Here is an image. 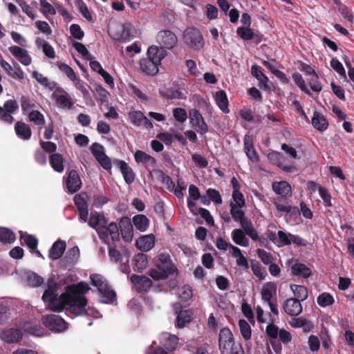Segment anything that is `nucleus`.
Listing matches in <instances>:
<instances>
[{
  "mask_svg": "<svg viewBox=\"0 0 354 354\" xmlns=\"http://www.w3.org/2000/svg\"><path fill=\"white\" fill-rule=\"evenodd\" d=\"M244 150L248 158L254 162L259 160V156L254 149L252 138L250 136H245L244 138Z\"/></svg>",
  "mask_w": 354,
  "mask_h": 354,
  "instance_id": "obj_30",
  "label": "nucleus"
},
{
  "mask_svg": "<svg viewBox=\"0 0 354 354\" xmlns=\"http://www.w3.org/2000/svg\"><path fill=\"white\" fill-rule=\"evenodd\" d=\"M16 239L15 233L8 228L0 227V242L10 244Z\"/></svg>",
  "mask_w": 354,
  "mask_h": 354,
  "instance_id": "obj_44",
  "label": "nucleus"
},
{
  "mask_svg": "<svg viewBox=\"0 0 354 354\" xmlns=\"http://www.w3.org/2000/svg\"><path fill=\"white\" fill-rule=\"evenodd\" d=\"M71 286H75V293H69L67 297V305L69 311L74 316L84 315L87 314L86 306L88 304L87 299L84 295L88 291L90 288L84 282H79Z\"/></svg>",
  "mask_w": 354,
  "mask_h": 354,
  "instance_id": "obj_2",
  "label": "nucleus"
},
{
  "mask_svg": "<svg viewBox=\"0 0 354 354\" xmlns=\"http://www.w3.org/2000/svg\"><path fill=\"white\" fill-rule=\"evenodd\" d=\"M268 158L272 164L277 165L286 172L292 173L297 170V167L294 165H284L285 158L282 153L273 151L268 154Z\"/></svg>",
  "mask_w": 354,
  "mask_h": 354,
  "instance_id": "obj_12",
  "label": "nucleus"
},
{
  "mask_svg": "<svg viewBox=\"0 0 354 354\" xmlns=\"http://www.w3.org/2000/svg\"><path fill=\"white\" fill-rule=\"evenodd\" d=\"M134 158L135 160L138 163L149 162L151 165H155L156 163V160L153 157L140 150H137L136 151Z\"/></svg>",
  "mask_w": 354,
  "mask_h": 354,
  "instance_id": "obj_46",
  "label": "nucleus"
},
{
  "mask_svg": "<svg viewBox=\"0 0 354 354\" xmlns=\"http://www.w3.org/2000/svg\"><path fill=\"white\" fill-rule=\"evenodd\" d=\"M189 119L191 124L198 132L203 134L208 131V126L198 110L192 109L189 111Z\"/></svg>",
  "mask_w": 354,
  "mask_h": 354,
  "instance_id": "obj_11",
  "label": "nucleus"
},
{
  "mask_svg": "<svg viewBox=\"0 0 354 354\" xmlns=\"http://www.w3.org/2000/svg\"><path fill=\"white\" fill-rule=\"evenodd\" d=\"M74 203L79 212V220L86 223L88 216V204L81 194H77L74 197Z\"/></svg>",
  "mask_w": 354,
  "mask_h": 354,
  "instance_id": "obj_17",
  "label": "nucleus"
},
{
  "mask_svg": "<svg viewBox=\"0 0 354 354\" xmlns=\"http://www.w3.org/2000/svg\"><path fill=\"white\" fill-rule=\"evenodd\" d=\"M24 330L30 335L40 337L44 334V328L40 324L27 323L24 325Z\"/></svg>",
  "mask_w": 354,
  "mask_h": 354,
  "instance_id": "obj_49",
  "label": "nucleus"
},
{
  "mask_svg": "<svg viewBox=\"0 0 354 354\" xmlns=\"http://www.w3.org/2000/svg\"><path fill=\"white\" fill-rule=\"evenodd\" d=\"M201 198L199 189L194 185L192 184L189 186V197L187 198V207L191 212H193V208L196 206L195 201Z\"/></svg>",
  "mask_w": 354,
  "mask_h": 354,
  "instance_id": "obj_33",
  "label": "nucleus"
},
{
  "mask_svg": "<svg viewBox=\"0 0 354 354\" xmlns=\"http://www.w3.org/2000/svg\"><path fill=\"white\" fill-rule=\"evenodd\" d=\"M100 294V301L102 303L111 304L116 299V294L107 283L104 288L98 290Z\"/></svg>",
  "mask_w": 354,
  "mask_h": 354,
  "instance_id": "obj_34",
  "label": "nucleus"
},
{
  "mask_svg": "<svg viewBox=\"0 0 354 354\" xmlns=\"http://www.w3.org/2000/svg\"><path fill=\"white\" fill-rule=\"evenodd\" d=\"M130 280L138 292L147 291L152 285L151 280L145 275L132 274Z\"/></svg>",
  "mask_w": 354,
  "mask_h": 354,
  "instance_id": "obj_14",
  "label": "nucleus"
},
{
  "mask_svg": "<svg viewBox=\"0 0 354 354\" xmlns=\"http://www.w3.org/2000/svg\"><path fill=\"white\" fill-rule=\"evenodd\" d=\"M66 242L62 240L56 241L49 250L48 257L52 260L59 259L66 250Z\"/></svg>",
  "mask_w": 354,
  "mask_h": 354,
  "instance_id": "obj_23",
  "label": "nucleus"
},
{
  "mask_svg": "<svg viewBox=\"0 0 354 354\" xmlns=\"http://www.w3.org/2000/svg\"><path fill=\"white\" fill-rule=\"evenodd\" d=\"M317 304L322 307H326L332 305L335 300L333 296L328 292H323L317 298Z\"/></svg>",
  "mask_w": 354,
  "mask_h": 354,
  "instance_id": "obj_52",
  "label": "nucleus"
},
{
  "mask_svg": "<svg viewBox=\"0 0 354 354\" xmlns=\"http://www.w3.org/2000/svg\"><path fill=\"white\" fill-rule=\"evenodd\" d=\"M158 64L147 58L140 60V68L147 75H155L158 72Z\"/></svg>",
  "mask_w": 354,
  "mask_h": 354,
  "instance_id": "obj_24",
  "label": "nucleus"
},
{
  "mask_svg": "<svg viewBox=\"0 0 354 354\" xmlns=\"http://www.w3.org/2000/svg\"><path fill=\"white\" fill-rule=\"evenodd\" d=\"M292 273L297 276L308 278L311 275L310 269L303 263H297L291 268Z\"/></svg>",
  "mask_w": 354,
  "mask_h": 354,
  "instance_id": "obj_41",
  "label": "nucleus"
},
{
  "mask_svg": "<svg viewBox=\"0 0 354 354\" xmlns=\"http://www.w3.org/2000/svg\"><path fill=\"white\" fill-rule=\"evenodd\" d=\"M58 68L61 71L64 73L71 80L75 81L77 80L75 71L68 65L64 63H59L58 64Z\"/></svg>",
  "mask_w": 354,
  "mask_h": 354,
  "instance_id": "obj_62",
  "label": "nucleus"
},
{
  "mask_svg": "<svg viewBox=\"0 0 354 354\" xmlns=\"http://www.w3.org/2000/svg\"><path fill=\"white\" fill-rule=\"evenodd\" d=\"M178 344V338L174 335H169L167 337L163 342V346L169 351L176 350Z\"/></svg>",
  "mask_w": 354,
  "mask_h": 354,
  "instance_id": "obj_54",
  "label": "nucleus"
},
{
  "mask_svg": "<svg viewBox=\"0 0 354 354\" xmlns=\"http://www.w3.org/2000/svg\"><path fill=\"white\" fill-rule=\"evenodd\" d=\"M91 151L96 160L106 155L104 147L97 142H95L91 145Z\"/></svg>",
  "mask_w": 354,
  "mask_h": 354,
  "instance_id": "obj_61",
  "label": "nucleus"
},
{
  "mask_svg": "<svg viewBox=\"0 0 354 354\" xmlns=\"http://www.w3.org/2000/svg\"><path fill=\"white\" fill-rule=\"evenodd\" d=\"M230 214L234 221L239 222L245 218V212L242 209V207H239L232 202L230 203Z\"/></svg>",
  "mask_w": 354,
  "mask_h": 354,
  "instance_id": "obj_47",
  "label": "nucleus"
},
{
  "mask_svg": "<svg viewBox=\"0 0 354 354\" xmlns=\"http://www.w3.org/2000/svg\"><path fill=\"white\" fill-rule=\"evenodd\" d=\"M118 232H120L121 236L126 242H131L133 239V225L130 219L127 216H123L119 222Z\"/></svg>",
  "mask_w": 354,
  "mask_h": 354,
  "instance_id": "obj_13",
  "label": "nucleus"
},
{
  "mask_svg": "<svg viewBox=\"0 0 354 354\" xmlns=\"http://www.w3.org/2000/svg\"><path fill=\"white\" fill-rule=\"evenodd\" d=\"M53 95L56 104L60 107L66 108L68 109H71L73 107L74 102L72 101L70 95L64 91L63 88H56Z\"/></svg>",
  "mask_w": 354,
  "mask_h": 354,
  "instance_id": "obj_10",
  "label": "nucleus"
},
{
  "mask_svg": "<svg viewBox=\"0 0 354 354\" xmlns=\"http://www.w3.org/2000/svg\"><path fill=\"white\" fill-rule=\"evenodd\" d=\"M193 313L189 310H182L179 312L176 317V326L177 328H183L186 324L191 322Z\"/></svg>",
  "mask_w": 354,
  "mask_h": 354,
  "instance_id": "obj_36",
  "label": "nucleus"
},
{
  "mask_svg": "<svg viewBox=\"0 0 354 354\" xmlns=\"http://www.w3.org/2000/svg\"><path fill=\"white\" fill-rule=\"evenodd\" d=\"M183 39L185 44L194 50L199 51L205 45L201 30L194 27H188L183 31Z\"/></svg>",
  "mask_w": 354,
  "mask_h": 354,
  "instance_id": "obj_4",
  "label": "nucleus"
},
{
  "mask_svg": "<svg viewBox=\"0 0 354 354\" xmlns=\"http://www.w3.org/2000/svg\"><path fill=\"white\" fill-rule=\"evenodd\" d=\"M277 288V284L274 282L270 281L266 283L261 292L262 300L266 303H270V301H274L272 299L276 297Z\"/></svg>",
  "mask_w": 354,
  "mask_h": 354,
  "instance_id": "obj_21",
  "label": "nucleus"
},
{
  "mask_svg": "<svg viewBox=\"0 0 354 354\" xmlns=\"http://www.w3.org/2000/svg\"><path fill=\"white\" fill-rule=\"evenodd\" d=\"M91 285L97 288V290L105 287L107 283L103 280L102 275L93 274L90 276Z\"/></svg>",
  "mask_w": 354,
  "mask_h": 354,
  "instance_id": "obj_60",
  "label": "nucleus"
},
{
  "mask_svg": "<svg viewBox=\"0 0 354 354\" xmlns=\"http://www.w3.org/2000/svg\"><path fill=\"white\" fill-rule=\"evenodd\" d=\"M214 98L218 107L224 112L228 113V100L225 92L223 90L215 93Z\"/></svg>",
  "mask_w": 354,
  "mask_h": 354,
  "instance_id": "obj_39",
  "label": "nucleus"
},
{
  "mask_svg": "<svg viewBox=\"0 0 354 354\" xmlns=\"http://www.w3.org/2000/svg\"><path fill=\"white\" fill-rule=\"evenodd\" d=\"M292 79L295 83L299 87V88L304 93L308 95H311L310 91L307 88L305 81L302 77V75L298 73L295 72L292 74Z\"/></svg>",
  "mask_w": 354,
  "mask_h": 354,
  "instance_id": "obj_57",
  "label": "nucleus"
},
{
  "mask_svg": "<svg viewBox=\"0 0 354 354\" xmlns=\"http://www.w3.org/2000/svg\"><path fill=\"white\" fill-rule=\"evenodd\" d=\"M154 266L156 268H151L148 272L149 275L154 280L165 279L178 272L168 253L158 254L154 259Z\"/></svg>",
  "mask_w": 354,
  "mask_h": 354,
  "instance_id": "obj_3",
  "label": "nucleus"
},
{
  "mask_svg": "<svg viewBox=\"0 0 354 354\" xmlns=\"http://www.w3.org/2000/svg\"><path fill=\"white\" fill-rule=\"evenodd\" d=\"M28 119L30 122H32L38 126H43L45 124L44 115L37 110L30 111Z\"/></svg>",
  "mask_w": 354,
  "mask_h": 354,
  "instance_id": "obj_50",
  "label": "nucleus"
},
{
  "mask_svg": "<svg viewBox=\"0 0 354 354\" xmlns=\"http://www.w3.org/2000/svg\"><path fill=\"white\" fill-rule=\"evenodd\" d=\"M239 326L242 337L245 340L251 339V327L250 324L245 319H240L239 321Z\"/></svg>",
  "mask_w": 354,
  "mask_h": 354,
  "instance_id": "obj_53",
  "label": "nucleus"
},
{
  "mask_svg": "<svg viewBox=\"0 0 354 354\" xmlns=\"http://www.w3.org/2000/svg\"><path fill=\"white\" fill-rule=\"evenodd\" d=\"M132 221L136 228L140 232L146 231L149 225V220L144 214L134 216Z\"/></svg>",
  "mask_w": 354,
  "mask_h": 354,
  "instance_id": "obj_37",
  "label": "nucleus"
},
{
  "mask_svg": "<svg viewBox=\"0 0 354 354\" xmlns=\"http://www.w3.org/2000/svg\"><path fill=\"white\" fill-rule=\"evenodd\" d=\"M43 324L50 330L62 331L66 328V322L59 316L48 315L42 316Z\"/></svg>",
  "mask_w": 354,
  "mask_h": 354,
  "instance_id": "obj_9",
  "label": "nucleus"
},
{
  "mask_svg": "<svg viewBox=\"0 0 354 354\" xmlns=\"http://www.w3.org/2000/svg\"><path fill=\"white\" fill-rule=\"evenodd\" d=\"M273 191L278 195L282 197H287L292 192L290 185L287 181H275L272 184Z\"/></svg>",
  "mask_w": 354,
  "mask_h": 354,
  "instance_id": "obj_26",
  "label": "nucleus"
},
{
  "mask_svg": "<svg viewBox=\"0 0 354 354\" xmlns=\"http://www.w3.org/2000/svg\"><path fill=\"white\" fill-rule=\"evenodd\" d=\"M148 265V259L146 254L138 253L133 259V270L136 272H142Z\"/></svg>",
  "mask_w": 354,
  "mask_h": 354,
  "instance_id": "obj_32",
  "label": "nucleus"
},
{
  "mask_svg": "<svg viewBox=\"0 0 354 354\" xmlns=\"http://www.w3.org/2000/svg\"><path fill=\"white\" fill-rule=\"evenodd\" d=\"M82 185V181L77 171L71 170L68 174L66 187L71 194L77 192Z\"/></svg>",
  "mask_w": 354,
  "mask_h": 354,
  "instance_id": "obj_19",
  "label": "nucleus"
},
{
  "mask_svg": "<svg viewBox=\"0 0 354 354\" xmlns=\"http://www.w3.org/2000/svg\"><path fill=\"white\" fill-rule=\"evenodd\" d=\"M22 333L17 328H10L1 334L2 339L8 343L18 342L22 339Z\"/></svg>",
  "mask_w": 354,
  "mask_h": 354,
  "instance_id": "obj_28",
  "label": "nucleus"
},
{
  "mask_svg": "<svg viewBox=\"0 0 354 354\" xmlns=\"http://www.w3.org/2000/svg\"><path fill=\"white\" fill-rule=\"evenodd\" d=\"M312 124L315 129L319 131H326L328 126V122L326 117L318 111H315L312 118Z\"/></svg>",
  "mask_w": 354,
  "mask_h": 354,
  "instance_id": "obj_25",
  "label": "nucleus"
},
{
  "mask_svg": "<svg viewBox=\"0 0 354 354\" xmlns=\"http://www.w3.org/2000/svg\"><path fill=\"white\" fill-rule=\"evenodd\" d=\"M8 50L21 64L29 66L31 64L32 58L26 49L17 46H12L8 48Z\"/></svg>",
  "mask_w": 354,
  "mask_h": 354,
  "instance_id": "obj_16",
  "label": "nucleus"
},
{
  "mask_svg": "<svg viewBox=\"0 0 354 354\" xmlns=\"http://www.w3.org/2000/svg\"><path fill=\"white\" fill-rule=\"evenodd\" d=\"M236 34L243 40H251L254 37V30L250 26H241L237 28Z\"/></svg>",
  "mask_w": 354,
  "mask_h": 354,
  "instance_id": "obj_48",
  "label": "nucleus"
},
{
  "mask_svg": "<svg viewBox=\"0 0 354 354\" xmlns=\"http://www.w3.org/2000/svg\"><path fill=\"white\" fill-rule=\"evenodd\" d=\"M131 122L136 126L140 127L142 124L143 119H145L144 113L140 111H130L128 114Z\"/></svg>",
  "mask_w": 354,
  "mask_h": 354,
  "instance_id": "obj_51",
  "label": "nucleus"
},
{
  "mask_svg": "<svg viewBox=\"0 0 354 354\" xmlns=\"http://www.w3.org/2000/svg\"><path fill=\"white\" fill-rule=\"evenodd\" d=\"M167 52L162 48L160 46H151L147 50V59L156 62L160 65L161 61L167 56Z\"/></svg>",
  "mask_w": 354,
  "mask_h": 354,
  "instance_id": "obj_20",
  "label": "nucleus"
},
{
  "mask_svg": "<svg viewBox=\"0 0 354 354\" xmlns=\"http://www.w3.org/2000/svg\"><path fill=\"white\" fill-rule=\"evenodd\" d=\"M114 164L120 168L126 183L131 185L135 180L136 178V174L133 169L125 161L122 160H115Z\"/></svg>",
  "mask_w": 354,
  "mask_h": 354,
  "instance_id": "obj_18",
  "label": "nucleus"
},
{
  "mask_svg": "<svg viewBox=\"0 0 354 354\" xmlns=\"http://www.w3.org/2000/svg\"><path fill=\"white\" fill-rule=\"evenodd\" d=\"M75 286H66L65 288V292L54 298H51L48 300L46 303L47 304L48 308L54 312H61L64 310L65 306L67 305V297L69 293L74 294Z\"/></svg>",
  "mask_w": 354,
  "mask_h": 354,
  "instance_id": "obj_5",
  "label": "nucleus"
},
{
  "mask_svg": "<svg viewBox=\"0 0 354 354\" xmlns=\"http://www.w3.org/2000/svg\"><path fill=\"white\" fill-rule=\"evenodd\" d=\"M49 162L52 168L57 172L62 173L64 171V158L63 156L57 153L50 155Z\"/></svg>",
  "mask_w": 354,
  "mask_h": 354,
  "instance_id": "obj_35",
  "label": "nucleus"
},
{
  "mask_svg": "<svg viewBox=\"0 0 354 354\" xmlns=\"http://www.w3.org/2000/svg\"><path fill=\"white\" fill-rule=\"evenodd\" d=\"M232 346H237L234 342V337L228 328L220 330L218 336V348L221 354H227L229 349L232 351Z\"/></svg>",
  "mask_w": 354,
  "mask_h": 354,
  "instance_id": "obj_7",
  "label": "nucleus"
},
{
  "mask_svg": "<svg viewBox=\"0 0 354 354\" xmlns=\"http://www.w3.org/2000/svg\"><path fill=\"white\" fill-rule=\"evenodd\" d=\"M21 109L24 113L30 111V109L35 106L32 100L26 96H22L20 100Z\"/></svg>",
  "mask_w": 354,
  "mask_h": 354,
  "instance_id": "obj_63",
  "label": "nucleus"
},
{
  "mask_svg": "<svg viewBox=\"0 0 354 354\" xmlns=\"http://www.w3.org/2000/svg\"><path fill=\"white\" fill-rule=\"evenodd\" d=\"M158 44L167 50H172L177 46L178 39L176 34L170 30H162L156 35Z\"/></svg>",
  "mask_w": 354,
  "mask_h": 354,
  "instance_id": "obj_6",
  "label": "nucleus"
},
{
  "mask_svg": "<svg viewBox=\"0 0 354 354\" xmlns=\"http://www.w3.org/2000/svg\"><path fill=\"white\" fill-rule=\"evenodd\" d=\"M36 44L38 46H41L43 52L46 56L49 58L53 59L55 57V52L53 46L46 41L43 39L37 38Z\"/></svg>",
  "mask_w": 354,
  "mask_h": 354,
  "instance_id": "obj_45",
  "label": "nucleus"
},
{
  "mask_svg": "<svg viewBox=\"0 0 354 354\" xmlns=\"http://www.w3.org/2000/svg\"><path fill=\"white\" fill-rule=\"evenodd\" d=\"M155 245V236L153 234H148L140 236L136 240V247L144 252L150 250Z\"/></svg>",
  "mask_w": 354,
  "mask_h": 354,
  "instance_id": "obj_22",
  "label": "nucleus"
},
{
  "mask_svg": "<svg viewBox=\"0 0 354 354\" xmlns=\"http://www.w3.org/2000/svg\"><path fill=\"white\" fill-rule=\"evenodd\" d=\"M251 73L258 80L261 88H263L265 90L270 89V87L268 85L269 79L263 73L262 68L260 66L257 65H253L251 68Z\"/></svg>",
  "mask_w": 354,
  "mask_h": 354,
  "instance_id": "obj_27",
  "label": "nucleus"
},
{
  "mask_svg": "<svg viewBox=\"0 0 354 354\" xmlns=\"http://www.w3.org/2000/svg\"><path fill=\"white\" fill-rule=\"evenodd\" d=\"M284 312L292 317H296L302 313V306L299 299L295 298L286 299L283 304Z\"/></svg>",
  "mask_w": 354,
  "mask_h": 354,
  "instance_id": "obj_15",
  "label": "nucleus"
},
{
  "mask_svg": "<svg viewBox=\"0 0 354 354\" xmlns=\"http://www.w3.org/2000/svg\"><path fill=\"white\" fill-rule=\"evenodd\" d=\"M57 296L56 282L53 279H48L47 282V288L42 295V300L44 302H46L50 299Z\"/></svg>",
  "mask_w": 354,
  "mask_h": 354,
  "instance_id": "obj_38",
  "label": "nucleus"
},
{
  "mask_svg": "<svg viewBox=\"0 0 354 354\" xmlns=\"http://www.w3.org/2000/svg\"><path fill=\"white\" fill-rule=\"evenodd\" d=\"M178 295L182 301H187L192 297V289L189 285H184L178 288Z\"/></svg>",
  "mask_w": 354,
  "mask_h": 354,
  "instance_id": "obj_56",
  "label": "nucleus"
},
{
  "mask_svg": "<svg viewBox=\"0 0 354 354\" xmlns=\"http://www.w3.org/2000/svg\"><path fill=\"white\" fill-rule=\"evenodd\" d=\"M86 222L90 227L95 230L103 243L109 245V236L113 241H119L118 225L115 222L108 224V221L103 213L91 212Z\"/></svg>",
  "mask_w": 354,
  "mask_h": 354,
  "instance_id": "obj_1",
  "label": "nucleus"
},
{
  "mask_svg": "<svg viewBox=\"0 0 354 354\" xmlns=\"http://www.w3.org/2000/svg\"><path fill=\"white\" fill-rule=\"evenodd\" d=\"M282 201L283 198L281 197H277L274 199L273 203L276 209L279 212L286 213V216L287 220L296 223L300 215L299 209L297 207H292L288 204H283Z\"/></svg>",
  "mask_w": 354,
  "mask_h": 354,
  "instance_id": "obj_8",
  "label": "nucleus"
},
{
  "mask_svg": "<svg viewBox=\"0 0 354 354\" xmlns=\"http://www.w3.org/2000/svg\"><path fill=\"white\" fill-rule=\"evenodd\" d=\"M27 283L32 287H39L44 283V279L35 272H30L27 276Z\"/></svg>",
  "mask_w": 354,
  "mask_h": 354,
  "instance_id": "obj_58",
  "label": "nucleus"
},
{
  "mask_svg": "<svg viewBox=\"0 0 354 354\" xmlns=\"http://www.w3.org/2000/svg\"><path fill=\"white\" fill-rule=\"evenodd\" d=\"M19 233L21 244L26 245L31 252L35 251L38 245L37 239L35 236L29 234L27 232H20Z\"/></svg>",
  "mask_w": 354,
  "mask_h": 354,
  "instance_id": "obj_31",
  "label": "nucleus"
},
{
  "mask_svg": "<svg viewBox=\"0 0 354 354\" xmlns=\"http://www.w3.org/2000/svg\"><path fill=\"white\" fill-rule=\"evenodd\" d=\"M15 130L17 136L22 140H28L31 138V129L25 122H17L15 125Z\"/></svg>",
  "mask_w": 354,
  "mask_h": 354,
  "instance_id": "obj_29",
  "label": "nucleus"
},
{
  "mask_svg": "<svg viewBox=\"0 0 354 354\" xmlns=\"http://www.w3.org/2000/svg\"><path fill=\"white\" fill-rule=\"evenodd\" d=\"M160 94L162 97L167 100H184L187 97L185 93L178 89H174L172 88H165L164 91L160 92Z\"/></svg>",
  "mask_w": 354,
  "mask_h": 354,
  "instance_id": "obj_40",
  "label": "nucleus"
},
{
  "mask_svg": "<svg viewBox=\"0 0 354 354\" xmlns=\"http://www.w3.org/2000/svg\"><path fill=\"white\" fill-rule=\"evenodd\" d=\"M290 289L294 293L295 299H299V301H303L308 298V289L304 286L292 284Z\"/></svg>",
  "mask_w": 354,
  "mask_h": 354,
  "instance_id": "obj_42",
  "label": "nucleus"
},
{
  "mask_svg": "<svg viewBox=\"0 0 354 354\" xmlns=\"http://www.w3.org/2000/svg\"><path fill=\"white\" fill-rule=\"evenodd\" d=\"M75 5L77 6L80 12L82 15L89 21H93V17L90 11L83 0H76Z\"/></svg>",
  "mask_w": 354,
  "mask_h": 354,
  "instance_id": "obj_55",
  "label": "nucleus"
},
{
  "mask_svg": "<svg viewBox=\"0 0 354 354\" xmlns=\"http://www.w3.org/2000/svg\"><path fill=\"white\" fill-rule=\"evenodd\" d=\"M206 193L209 200L212 201L215 204L222 203V198L218 190L212 188H209L206 191Z\"/></svg>",
  "mask_w": 354,
  "mask_h": 354,
  "instance_id": "obj_64",
  "label": "nucleus"
},
{
  "mask_svg": "<svg viewBox=\"0 0 354 354\" xmlns=\"http://www.w3.org/2000/svg\"><path fill=\"white\" fill-rule=\"evenodd\" d=\"M330 64L331 68L342 78L346 79V71L342 63L337 58H332L330 62Z\"/></svg>",
  "mask_w": 354,
  "mask_h": 354,
  "instance_id": "obj_59",
  "label": "nucleus"
},
{
  "mask_svg": "<svg viewBox=\"0 0 354 354\" xmlns=\"http://www.w3.org/2000/svg\"><path fill=\"white\" fill-rule=\"evenodd\" d=\"M233 241L241 246L246 247L249 244V240L245 237V233L240 229H235L232 232Z\"/></svg>",
  "mask_w": 354,
  "mask_h": 354,
  "instance_id": "obj_43",
  "label": "nucleus"
}]
</instances>
